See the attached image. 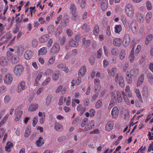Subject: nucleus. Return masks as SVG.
<instances>
[{"instance_id":"4be33fe9","label":"nucleus","mask_w":153,"mask_h":153,"mask_svg":"<svg viewBox=\"0 0 153 153\" xmlns=\"http://www.w3.org/2000/svg\"><path fill=\"white\" fill-rule=\"evenodd\" d=\"M100 28L99 25L98 24L96 25L94 28L93 30V34L95 36H97L100 33Z\"/></svg>"},{"instance_id":"09e8293b","label":"nucleus","mask_w":153,"mask_h":153,"mask_svg":"<svg viewBox=\"0 0 153 153\" xmlns=\"http://www.w3.org/2000/svg\"><path fill=\"white\" fill-rule=\"evenodd\" d=\"M55 56H52L49 59L48 63V65H51L53 64L55 60Z\"/></svg>"},{"instance_id":"9d476101","label":"nucleus","mask_w":153,"mask_h":153,"mask_svg":"<svg viewBox=\"0 0 153 153\" xmlns=\"http://www.w3.org/2000/svg\"><path fill=\"white\" fill-rule=\"evenodd\" d=\"M114 124V122L112 121L108 122L105 127V130L107 131H111L113 128Z\"/></svg>"},{"instance_id":"f257e3e1","label":"nucleus","mask_w":153,"mask_h":153,"mask_svg":"<svg viewBox=\"0 0 153 153\" xmlns=\"http://www.w3.org/2000/svg\"><path fill=\"white\" fill-rule=\"evenodd\" d=\"M125 9L128 16L130 18H132L134 14V8L132 4L130 3L127 4L125 7Z\"/></svg>"},{"instance_id":"3c124183","label":"nucleus","mask_w":153,"mask_h":153,"mask_svg":"<svg viewBox=\"0 0 153 153\" xmlns=\"http://www.w3.org/2000/svg\"><path fill=\"white\" fill-rule=\"evenodd\" d=\"M35 8V7H30L29 8V11L27 14V16L29 15H30L31 16H33V12L35 11L34 9Z\"/></svg>"},{"instance_id":"412c9836","label":"nucleus","mask_w":153,"mask_h":153,"mask_svg":"<svg viewBox=\"0 0 153 153\" xmlns=\"http://www.w3.org/2000/svg\"><path fill=\"white\" fill-rule=\"evenodd\" d=\"M54 128L56 131H62L63 128V127L62 124L56 122L55 124Z\"/></svg>"},{"instance_id":"c85d7f7f","label":"nucleus","mask_w":153,"mask_h":153,"mask_svg":"<svg viewBox=\"0 0 153 153\" xmlns=\"http://www.w3.org/2000/svg\"><path fill=\"white\" fill-rule=\"evenodd\" d=\"M114 32L116 33H119L122 30V27L120 25H116L114 27Z\"/></svg>"},{"instance_id":"2eb2a0df","label":"nucleus","mask_w":153,"mask_h":153,"mask_svg":"<svg viewBox=\"0 0 153 153\" xmlns=\"http://www.w3.org/2000/svg\"><path fill=\"white\" fill-rule=\"evenodd\" d=\"M86 67L85 65L82 66L78 73V75L82 77L83 76L86 72Z\"/></svg>"},{"instance_id":"774afa93","label":"nucleus","mask_w":153,"mask_h":153,"mask_svg":"<svg viewBox=\"0 0 153 153\" xmlns=\"http://www.w3.org/2000/svg\"><path fill=\"white\" fill-rule=\"evenodd\" d=\"M66 33L68 37H71L73 35V32L71 30L67 29L66 30Z\"/></svg>"},{"instance_id":"69168bd1","label":"nucleus","mask_w":153,"mask_h":153,"mask_svg":"<svg viewBox=\"0 0 153 153\" xmlns=\"http://www.w3.org/2000/svg\"><path fill=\"white\" fill-rule=\"evenodd\" d=\"M106 33L107 35L108 36H109L111 35L110 27L109 25L107 27L106 30Z\"/></svg>"},{"instance_id":"4d7b16f0","label":"nucleus","mask_w":153,"mask_h":153,"mask_svg":"<svg viewBox=\"0 0 153 153\" xmlns=\"http://www.w3.org/2000/svg\"><path fill=\"white\" fill-rule=\"evenodd\" d=\"M12 37V34L9 33L7 32L6 33L3 37V38H5L7 39H10Z\"/></svg>"},{"instance_id":"49530a36","label":"nucleus","mask_w":153,"mask_h":153,"mask_svg":"<svg viewBox=\"0 0 153 153\" xmlns=\"http://www.w3.org/2000/svg\"><path fill=\"white\" fill-rule=\"evenodd\" d=\"M126 56V53L125 51L123 50L121 51L120 54V59L123 60L124 59Z\"/></svg>"},{"instance_id":"a18cd8bd","label":"nucleus","mask_w":153,"mask_h":153,"mask_svg":"<svg viewBox=\"0 0 153 153\" xmlns=\"http://www.w3.org/2000/svg\"><path fill=\"white\" fill-rule=\"evenodd\" d=\"M30 129L28 127H26L24 133L25 137H28L30 134Z\"/></svg>"},{"instance_id":"f3484780","label":"nucleus","mask_w":153,"mask_h":153,"mask_svg":"<svg viewBox=\"0 0 153 153\" xmlns=\"http://www.w3.org/2000/svg\"><path fill=\"white\" fill-rule=\"evenodd\" d=\"M130 26L133 33H134L137 31V25L135 20H133V21L131 23Z\"/></svg>"},{"instance_id":"bf43d9fd","label":"nucleus","mask_w":153,"mask_h":153,"mask_svg":"<svg viewBox=\"0 0 153 153\" xmlns=\"http://www.w3.org/2000/svg\"><path fill=\"white\" fill-rule=\"evenodd\" d=\"M66 137L65 136H61L58 138L57 140L59 142L61 143L66 140Z\"/></svg>"},{"instance_id":"72a5a7b5","label":"nucleus","mask_w":153,"mask_h":153,"mask_svg":"<svg viewBox=\"0 0 153 153\" xmlns=\"http://www.w3.org/2000/svg\"><path fill=\"white\" fill-rule=\"evenodd\" d=\"M125 91L129 97H131L132 96V94L130 89V87L128 85L126 87Z\"/></svg>"},{"instance_id":"c9c22d12","label":"nucleus","mask_w":153,"mask_h":153,"mask_svg":"<svg viewBox=\"0 0 153 153\" xmlns=\"http://www.w3.org/2000/svg\"><path fill=\"white\" fill-rule=\"evenodd\" d=\"M70 10L71 13L74 14L76 12V7L75 5L74 4H71L70 7Z\"/></svg>"},{"instance_id":"a211bd4d","label":"nucleus","mask_w":153,"mask_h":153,"mask_svg":"<svg viewBox=\"0 0 153 153\" xmlns=\"http://www.w3.org/2000/svg\"><path fill=\"white\" fill-rule=\"evenodd\" d=\"M49 36L48 34H46L42 36L40 38L39 41L40 43H43L47 41L49 39Z\"/></svg>"},{"instance_id":"6e6d98bb","label":"nucleus","mask_w":153,"mask_h":153,"mask_svg":"<svg viewBox=\"0 0 153 153\" xmlns=\"http://www.w3.org/2000/svg\"><path fill=\"white\" fill-rule=\"evenodd\" d=\"M82 41L83 44L87 46H88L91 43V41L89 39L85 40V38L83 39Z\"/></svg>"},{"instance_id":"20e7f679","label":"nucleus","mask_w":153,"mask_h":153,"mask_svg":"<svg viewBox=\"0 0 153 153\" xmlns=\"http://www.w3.org/2000/svg\"><path fill=\"white\" fill-rule=\"evenodd\" d=\"M21 107L20 106H19L15 110L14 115L15 120L16 121H19L22 115L23 111L22 110Z\"/></svg>"},{"instance_id":"8fccbe9b","label":"nucleus","mask_w":153,"mask_h":153,"mask_svg":"<svg viewBox=\"0 0 153 153\" xmlns=\"http://www.w3.org/2000/svg\"><path fill=\"white\" fill-rule=\"evenodd\" d=\"M146 6L147 9L149 10H151L152 8L151 2L149 1H147L146 2Z\"/></svg>"},{"instance_id":"a19ab883","label":"nucleus","mask_w":153,"mask_h":153,"mask_svg":"<svg viewBox=\"0 0 153 153\" xmlns=\"http://www.w3.org/2000/svg\"><path fill=\"white\" fill-rule=\"evenodd\" d=\"M116 69L114 68H113L111 71L110 70H108L107 72L108 74L109 75H112L113 76H114L115 74Z\"/></svg>"},{"instance_id":"f03ea898","label":"nucleus","mask_w":153,"mask_h":153,"mask_svg":"<svg viewBox=\"0 0 153 153\" xmlns=\"http://www.w3.org/2000/svg\"><path fill=\"white\" fill-rule=\"evenodd\" d=\"M114 80L116 82L118 83L119 86L121 88L124 87L125 84L124 81L122 76H119L118 74H117L114 78Z\"/></svg>"},{"instance_id":"393cba45","label":"nucleus","mask_w":153,"mask_h":153,"mask_svg":"<svg viewBox=\"0 0 153 153\" xmlns=\"http://www.w3.org/2000/svg\"><path fill=\"white\" fill-rule=\"evenodd\" d=\"M47 53V48L46 47H43L40 48L38 54L40 55H45Z\"/></svg>"},{"instance_id":"aec40b11","label":"nucleus","mask_w":153,"mask_h":153,"mask_svg":"<svg viewBox=\"0 0 153 153\" xmlns=\"http://www.w3.org/2000/svg\"><path fill=\"white\" fill-rule=\"evenodd\" d=\"M108 0H102L101 2V6L103 11H105L108 7Z\"/></svg>"},{"instance_id":"de8ad7c7","label":"nucleus","mask_w":153,"mask_h":153,"mask_svg":"<svg viewBox=\"0 0 153 153\" xmlns=\"http://www.w3.org/2000/svg\"><path fill=\"white\" fill-rule=\"evenodd\" d=\"M7 90V88L5 86L2 85L0 87V95L4 93Z\"/></svg>"},{"instance_id":"4468645a","label":"nucleus","mask_w":153,"mask_h":153,"mask_svg":"<svg viewBox=\"0 0 153 153\" xmlns=\"http://www.w3.org/2000/svg\"><path fill=\"white\" fill-rule=\"evenodd\" d=\"M113 42L114 46L119 47L122 43V39L120 38H115L113 39Z\"/></svg>"},{"instance_id":"2f4dec72","label":"nucleus","mask_w":153,"mask_h":153,"mask_svg":"<svg viewBox=\"0 0 153 153\" xmlns=\"http://www.w3.org/2000/svg\"><path fill=\"white\" fill-rule=\"evenodd\" d=\"M153 38V36L152 35L150 34L148 36H147L146 38L145 39V43L146 45H148L149 43V42L151 41Z\"/></svg>"},{"instance_id":"5701e85b","label":"nucleus","mask_w":153,"mask_h":153,"mask_svg":"<svg viewBox=\"0 0 153 153\" xmlns=\"http://www.w3.org/2000/svg\"><path fill=\"white\" fill-rule=\"evenodd\" d=\"M39 105L37 103H34L31 104L29 108V111H33L37 109Z\"/></svg>"},{"instance_id":"9b49d317","label":"nucleus","mask_w":153,"mask_h":153,"mask_svg":"<svg viewBox=\"0 0 153 153\" xmlns=\"http://www.w3.org/2000/svg\"><path fill=\"white\" fill-rule=\"evenodd\" d=\"M95 123L93 120L90 121L85 127L84 130L85 131H88L92 130L94 126Z\"/></svg>"},{"instance_id":"f704fd0d","label":"nucleus","mask_w":153,"mask_h":153,"mask_svg":"<svg viewBox=\"0 0 153 153\" xmlns=\"http://www.w3.org/2000/svg\"><path fill=\"white\" fill-rule=\"evenodd\" d=\"M82 29L85 30L86 32H88L91 30V29L87 23H85L83 25Z\"/></svg>"},{"instance_id":"1a4fd4ad","label":"nucleus","mask_w":153,"mask_h":153,"mask_svg":"<svg viewBox=\"0 0 153 153\" xmlns=\"http://www.w3.org/2000/svg\"><path fill=\"white\" fill-rule=\"evenodd\" d=\"M130 42V37L129 35L128 34H126L124 37L123 39V45L124 47H127L129 44Z\"/></svg>"},{"instance_id":"b1692460","label":"nucleus","mask_w":153,"mask_h":153,"mask_svg":"<svg viewBox=\"0 0 153 153\" xmlns=\"http://www.w3.org/2000/svg\"><path fill=\"white\" fill-rule=\"evenodd\" d=\"M13 144L11 142H7L5 148V151L8 152H10V149L13 147Z\"/></svg>"},{"instance_id":"052dcab7","label":"nucleus","mask_w":153,"mask_h":153,"mask_svg":"<svg viewBox=\"0 0 153 153\" xmlns=\"http://www.w3.org/2000/svg\"><path fill=\"white\" fill-rule=\"evenodd\" d=\"M66 40V37L63 36L59 39V42L61 45H63L65 43Z\"/></svg>"},{"instance_id":"ea45409f","label":"nucleus","mask_w":153,"mask_h":153,"mask_svg":"<svg viewBox=\"0 0 153 153\" xmlns=\"http://www.w3.org/2000/svg\"><path fill=\"white\" fill-rule=\"evenodd\" d=\"M53 72V70L52 69L48 68L45 71V73L46 76H50L52 74Z\"/></svg>"},{"instance_id":"0e129e2a","label":"nucleus","mask_w":153,"mask_h":153,"mask_svg":"<svg viewBox=\"0 0 153 153\" xmlns=\"http://www.w3.org/2000/svg\"><path fill=\"white\" fill-rule=\"evenodd\" d=\"M100 89V84L95 85L94 86V91L95 93L97 92Z\"/></svg>"},{"instance_id":"423d86ee","label":"nucleus","mask_w":153,"mask_h":153,"mask_svg":"<svg viewBox=\"0 0 153 153\" xmlns=\"http://www.w3.org/2000/svg\"><path fill=\"white\" fill-rule=\"evenodd\" d=\"M14 76L13 74H7L4 77V83L7 85L10 84L13 79Z\"/></svg>"},{"instance_id":"bb28decb","label":"nucleus","mask_w":153,"mask_h":153,"mask_svg":"<svg viewBox=\"0 0 153 153\" xmlns=\"http://www.w3.org/2000/svg\"><path fill=\"white\" fill-rule=\"evenodd\" d=\"M69 44L70 46L76 47L78 46V43L75 41L73 39H70L69 41Z\"/></svg>"},{"instance_id":"c03bdc74","label":"nucleus","mask_w":153,"mask_h":153,"mask_svg":"<svg viewBox=\"0 0 153 153\" xmlns=\"http://www.w3.org/2000/svg\"><path fill=\"white\" fill-rule=\"evenodd\" d=\"M129 58V60L131 62H132L133 61H134V50L133 49H132L131 51V53Z\"/></svg>"},{"instance_id":"a878e982","label":"nucleus","mask_w":153,"mask_h":153,"mask_svg":"<svg viewBox=\"0 0 153 153\" xmlns=\"http://www.w3.org/2000/svg\"><path fill=\"white\" fill-rule=\"evenodd\" d=\"M129 72V75L131 76H136L139 73V70L137 69H131Z\"/></svg>"},{"instance_id":"39448f33","label":"nucleus","mask_w":153,"mask_h":153,"mask_svg":"<svg viewBox=\"0 0 153 153\" xmlns=\"http://www.w3.org/2000/svg\"><path fill=\"white\" fill-rule=\"evenodd\" d=\"M27 88L25 82L22 81L18 84L16 92L18 93H21L22 91L25 90Z\"/></svg>"},{"instance_id":"dca6fc26","label":"nucleus","mask_w":153,"mask_h":153,"mask_svg":"<svg viewBox=\"0 0 153 153\" xmlns=\"http://www.w3.org/2000/svg\"><path fill=\"white\" fill-rule=\"evenodd\" d=\"M8 61L6 57H2L0 59V65L3 66H7L8 64Z\"/></svg>"},{"instance_id":"603ef678","label":"nucleus","mask_w":153,"mask_h":153,"mask_svg":"<svg viewBox=\"0 0 153 153\" xmlns=\"http://www.w3.org/2000/svg\"><path fill=\"white\" fill-rule=\"evenodd\" d=\"M118 50L117 48H115L111 50V53L113 55L117 56L118 55Z\"/></svg>"},{"instance_id":"79ce46f5","label":"nucleus","mask_w":153,"mask_h":153,"mask_svg":"<svg viewBox=\"0 0 153 153\" xmlns=\"http://www.w3.org/2000/svg\"><path fill=\"white\" fill-rule=\"evenodd\" d=\"M102 105V100H98L95 104V107L96 108L98 109L100 108Z\"/></svg>"},{"instance_id":"c756f323","label":"nucleus","mask_w":153,"mask_h":153,"mask_svg":"<svg viewBox=\"0 0 153 153\" xmlns=\"http://www.w3.org/2000/svg\"><path fill=\"white\" fill-rule=\"evenodd\" d=\"M135 92L139 101L141 102H143V99L139 89H136L135 91Z\"/></svg>"},{"instance_id":"58836bf2","label":"nucleus","mask_w":153,"mask_h":153,"mask_svg":"<svg viewBox=\"0 0 153 153\" xmlns=\"http://www.w3.org/2000/svg\"><path fill=\"white\" fill-rule=\"evenodd\" d=\"M126 74L127 76V77L126 78L127 82L128 84H131L132 82V81L131 78V76L129 75V72L127 71Z\"/></svg>"},{"instance_id":"13d9d810","label":"nucleus","mask_w":153,"mask_h":153,"mask_svg":"<svg viewBox=\"0 0 153 153\" xmlns=\"http://www.w3.org/2000/svg\"><path fill=\"white\" fill-rule=\"evenodd\" d=\"M31 44L33 47H36L38 45L37 40L36 39H34L32 41Z\"/></svg>"},{"instance_id":"4c0bfd02","label":"nucleus","mask_w":153,"mask_h":153,"mask_svg":"<svg viewBox=\"0 0 153 153\" xmlns=\"http://www.w3.org/2000/svg\"><path fill=\"white\" fill-rule=\"evenodd\" d=\"M47 29L48 30L49 33H52L54 30V26L53 25H51L48 26Z\"/></svg>"},{"instance_id":"864d4df0","label":"nucleus","mask_w":153,"mask_h":153,"mask_svg":"<svg viewBox=\"0 0 153 153\" xmlns=\"http://www.w3.org/2000/svg\"><path fill=\"white\" fill-rule=\"evenodd\" d=\"M7 59H8V61H10V59L13 57V55L12 53L10 51H8L7 52Z\"/></svg>"},{"instance_id":"37998d69","label":"nucleus","mask_w":153,"mask_h":153,"mask_svg":"<svg viewBox=\"0 0 153 153\" xmlns=\"http://www.w3.org/2000/svg\"><path fill=\"white\" fill-rule=\"evenodd\" d=\"M62 28L61 26H58L56 28V34L58 35V36H59L62 33Z\"/></svg>"},{"instance_id":"7c9ffc66","label":"nucleus","mask_w":153,"mask_h":153,"mask_svg":"<svg viewBox=\"0 0 153 153\" xmlns=\"http://www.w3.org/2000/svg\"><path fill=\"white\" fill-rule=\"evenodd\" d=\"M19 58L18 57L13 56L9 61L12 64H16L19 62Z\"/></svg>"},{"instance_id":"6e6552de","label":"nucleus","mask_w":153,"mask_h":153,"mask_svg":"<svg viewBox=\"0 0 153 153\" xmlns=\"http://www.w3.org/2000/svg\"><path fill=\"white\" fill-rule=\"evenodd\" d=\"M120 20L125 27L127 28H130L129 22L127 20L126 16L124 15H122Z\"/></svg>"},{"instance_id":"680f3d73","label":"nucleus","mask_w":153,"mask_h":153,"mask_svg":"<svg viewBox=\"0 0 153 153\" xmlns=\"http://www.w3.org/2000/svg\"><path fill=\"white\" fill-rule=\"evenodd\" d=\"M38 121V117H34L33 119L32 125L33 127H35Z\"/></svg>"},{"instance_id":"338daca9","label":"nucleus","mask_w":153,"mask_h":153,"mask_svg":"<svg viewBox=\"0 0 153 153\" xmlns=\"http://www.w3.org/2000/svg\"><path fill=\"white\" fill-rule=\"evenodd\" d=\"M51 79L50 77H48L47 79L42 83L43 85H47L51 81Z\"/></svg>"},{"instance_id":"cd10ccee","label":"nucleus","mask_w":153,"mask_h":153,"mask_svg":"<svg viewBox=\"0 0 153 153\" xmlns=\"http://www.w3.org/2000/svg\"><path fill=\"white\" fill-rule=\"evenodd\" d=\"M44 140L43 138L40 137L36 142V144L38 147H41L44 144Z\"/></svg>"},{"instance_id":"5fc2aeb1","label":"nucleus","mask_w":153,"mask_h":153,"mask_svg":"<svg viewBox=\"0 0 153 153\" xmlns=\"http://www.w3.org/2000/svg\"><path fill=\"white\" fill-rule=\"evenodd\" d=\"M10 100V97L9 95H6L4 98V102L5 103H8Z\"/></svg>"},{"instance_id":"0eeeda50","label":"nucleus","mask_w":153,"mask_h":153,"mask_svg":"<svg viewBox=\"0 0 153 153\" xmlns=\"http://www.w3.org/2000/svg\"><path fill=\"white\" fill-rule=\"evenodd\" d=\"M60 50V46L57 43H55L51 49L50 53L51 55L57 54Z\"/></svg>"},{"instance_id":"e2e57ef3","label":"nucleus","mask_w":153,"mask_h":153,"mask_svg":"<svg viewBox=\"0 0 153 153\" xmlns=\"http://www.w3.org/2000/svg\"><path fill=\"white\" fill-rule=\"evenodd\" d=\"M88 121V119L87 118H85L83 120L81 124V126L82 127H84L87 123Z\"/></svg>"},{"instance_id":"e433bc0d","label":"nucleus","mask_w":153,"mask_h":153,"mask_svg":"<svg viewBox=\"0 0 153 153\" xmlns=\"http://www.w3.org/2000/svg\"><path fill=\"white\" fill-rule=\"evenodd\" d=\"M147 78L149 82L151 84L153 83V75L151 73H148L147 74Z\"/></svg>"},{"instance_id":"ddd939ff","label":"nucleus","mask_w":153,"mask_h":153,"mask_svg":"<svg viewBox=\"0 0 153 153\" xmlns=\"http://www.w3.org/2000/svg\"><path fill=\"white\" fill-rule=\"evenodd\" d=\"M57 67L65 73H68L69 71L68 67L64 63L60 64L58 65Z\"/></svg>"},{"instance_id":"f8f14e48","label":"nucleus","mask_w":153,"mask_h":153,"mask_svg":"<svg viewBox=\"0 0 153 153\" xmlns=\"http://www.w3.org/2000/svg\"><path fill=\"white\" fill-rule=\"evenodd\" d=\"M111 114L113 118L115 119L117 117L119 114V109L117 107L115 106L113 108Z\"/></svg>"},{"instance_id":"7ed1b4c3","label":"nucleus","mask_w":153,"mask_h":153,"mask_svg":"<svg viewBox=\"0 0 153 153\" xmlns=\"http://www.w3.org/2000/svg\"><path fill=\"white\" fill-rule=\"evenodd\" d=\"M24 68L22 65H17L14 68V73L16 75L20 76L24 71Z\"/></svg>"},{"instance_id":"6ab92c4d","label":"nucleus","mask_w":153,"mask_h":153,"mask_svg":"<svg viewBox=\"0 0 153 153\" xmlns=\"http://www.w3.org/2000/svg\"><path fill=\"white\" fill-rule=\"evenodd\" d=\"M33 53V52L32 51H27L24 54V57L26 59H29L31 58Z\"/></svg>"},{"instance_id":"473e14b6","label":"nucleus","mask_w":153,"mask_h":153,"mask_svg":"<svg viewBox=\"0 0 153 153\" xmlns=\"http://www.w3.org/2000/svg\"><path fill=\"white\" fill-rule=\"evenodd\" d=\"M136 16L140 22H142L144 20V16L143 14L138 13H137Z\"/></svg>"}]
</instances>
